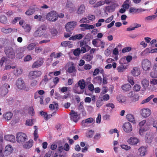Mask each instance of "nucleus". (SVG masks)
<instances>
[{
	"mask_svg": "<svg viewBox=\"0 0 157 157\" xmlns=\"http://www.w3.org/2000/svg\"><path fill=\"white\" fill-rule=\"evenodd\" d=\"M16 139L17 142L21 144L24 143L25 142L28 140L26 135L21 132H18L17 134Z\"/></svg>",
	"mask_w": 157,
	"mask_h": 157,
	"instance_id": "obj_1",
	"label": "nucleus"
},
{
	"mask_svg": "<svg viewBox=\"0 0 157 157\" xmlns=\"http://www.w3.org/2000/svg\"><path fill=\"white\" fill-rule=\"evenodd\" d=\"M16 85L17 88L20 90H25L26 91L29 90V88L26 87L24 81L21 78H19L16 81Z\"/></svg>",
	"mask_w": 157,
	"mask_h": 157,
	"instance_id": "obj_2",
	"label": "nucleus"
},
{
	"mask_svg": "<svg viewBox=\"0 0 157 157\" xmlns=\"http://www.w3.org/2000/svg\"><path fill=\"white\" fill-rule=\"evenodd\" d=\"M57 13L54 11L48 13L46 16L47 19L50 21H55L57 19Z\"/></svg>",
	"mask_w": 157,
	"mask_h": 157,
	"instance_id": "obj_3",
	"label": "nucleus"
},
{
	"mask_svg": "<svg viewBox=\"0 0 157 157\" xmlns=\"http://www.w3.org/2000/svg\"><path fill=\"white\" fill-rule=\"evenodd\" d=\"M4 52L7 56L9 58L13 59L15 57V52L12 47L6 48Z\"/></svg>",
	"mask_w": 157,
	"mask_h": 157,
	"instance_id": "obj_4",
	"label": "nucleus"
},
{
	"mask_svg": "<svg viewBox=\"0 0 157 157\" xmlns=\"http://www.w3.org/2000/svg\"><path fill=\"white\" fill-rule=\"evenodd\" d=\"M151 62L147 59H144L142 62V67L143 70L145 71L150 70L151 67Z\"/></svg>",
	"mask_w": 157,
	"mask_h": 157,
	"instance_id": "obj_5",
	"label": "nucleus"
},
{
	"mask_svg": "<svg viewBox=\"0 0 157 157\" xmlns=\"http://www.w3.org/2000/svg\"><path fill=\"white\" fill-rule=\"evenodd\" d=\"M10 88V86L7 84H4L0 89V93L1 95L2 96H4L8 92V88Z\"/></svg>",
	"mask_w": 157,
	"mask_h": 157,
	"instance_id": "obj_6",
	"label": "nucleus"
},
{
	"mask_svg": "<svg viewBox=\"0 0 157 157\" xmlns=\"http://www.w3.org/2000/svg\"><path fill=\"white\" fill-rule=\"evenodd\" d=\"M41 74L42 73L40 71H32L30 72L29 76L30 79H32L40 77Z\"/></svg>",
	"mask_w": 157,
	"mask_h": 157,
	"instance_id": "obj_7",
	"label": "nucleus"
},
{
	"mask_svg": "<svg viewBox=\"0 0 157 157\" xmlns=\"http://www.w3.org/2000/svg\"><path fill=\"white\" fill-rule=\"evenodd\" d=\"M76 23L74 21L70 22L66 25L65 28L67 32H71L76 25Z\"/></svg>",
	"mask_w": 157,
	"mask_h": 157,
	"instance_id": "obj_8",
	"label": "nucleus"
},
{
	"mask_svg": "<svg viewBox=\"0 0 157 157\" xmlns=\"http://www.w3.org/2000/svg\"><path fill=\"white\" fill-rule=\"evenodd\" d=\"M124 131L126 132H129L132 130V127L131 124L129 122H125L123 126Z\"/></svg>",
	"mask_w": 157,
	"mask_h": 157,
	"instance_id": "obj_9",
	"label": "nucleus"
},
{
	"mask_svg": "<svg viewBox=\"0 0 157 157\" xmlns=\"http://www.w3.org/2000/svg\"><path fill=\"white\" fill-rule=\"evenodd\" d=\"M43 62V61L42 59H39L38 60L34 63L32 66V68L39 67L42 65Z\"/></svg>",
	"mask_w": 157,
	"mask_h": 157,
	"instance_id": "obj_10",
	"label": "nucleus"
},
{
	"mask_svg": "<svg viewBox=\"0 0 157 157\" xmlns=\"http://www.w3.org/2000/svg\"><path fill=\"white\" fill-rule=\"evenodd\" d=\"M43 29L40 28L36 30L33 34L34 36L36 37H39L43 34Z\"/></svg>",
	"mask_w": 157,
	"mask_h": 157,
	"instance_id": "obj_11",
	"label": "nucleus"
},
{
	"mask_svg": "<svg viewBox=\"0 0 157 157\" xmlns=\"http://www.w3.org/2000/svg\"><path fill=\"white\" fill-rule=\"evenodd\" d=\"M151 113V111L149 109H143L141 113L142 116L144 117H147Z\"/></svg>",
	"mask_w": 157,
	"mask_h": 157,
	"instance_id": "obj_12",
	"label": "nucleus"
},
{
	"mask_svg": "<svg viewBox=\"0 0 157 157\" xmlns=\"http://www.w3.org/2000/svg\"><path fill=\"white\" fill-rule=\"evenodd\" d=\"M117 6V5L116 3H113L111 5L107 6L105 7V10L109 13H110L114 11L116 7Z\"/></svg>",
	"mask_w": 157,
	"mask_h": 157,
	"instance_id": "obj_13",
	"label": "nucleus"
},
{
	"mask_svg": "<svg viewBox=\"0 0 157 157\" xmlns=\"http://www.w3.org/2000/svg\"><path fill=\"white\" fill-rule=\"evenodd\" d=\"M37 9V8L35 6L30 7L25 12V13L28 15H31L33 14Z\"/></svg>",
	"mask_w": 157,
	"mask_h": 157,
	"instance_id": "obj_14",
	"label": "nucleus"
},
{
	"mask_svg": "<svg viewBox=\"0 0 157 157\" xmlns=\"http://www.w3.org/2000/svg\"><path fill=\"white\" fill-rule=\"evenodd\" d=\"M4 139L6 140L11 142H14L15 140L14 136L12 135H7L5 136Z\"/></svg>",
	"mask_w": 157,
	"mask_h": 157,
	"instance_id": "obj_15",
	"label": "nucleus"
},
{
	"mask_svg": "<svg viewBox=\"0 0 157 157\" xmlns=\"http://www.w3.org/2000/svg\"><path fill=\"white\" fill-rule=\"evenodd\" d=\"M77 86L79 87L80 88L81 90H83L86 86L85 81L83 79H82L79 80L77 84Z\"/></svg>",
	"mask_w": 157,
	"mask_h": 157,
	"instance_id": "obj_16",
	"label": "nucleus"
},
{
	"mask_svg": "<svg viewBox=\"0 0 157 157\" xmlns=\"http://www.w3.org/2000/svg\"><path fill=\"white\" fill-rule=\"evenodd\" d=\"M12 151L13 148L11 145H7L5 147L4 154L9 155L12 152Z\"/></svg>",
	"mask_w": 157,
	"mask_h": 157,
	"instance_id": "obj_17",
	"label": "nucleus"
},
{
	"mask_svg": "<svg viewBox=\"0 0 157 157\" xmlns=\"http://www.w3.org/2000/svg\"><path fill=\"white\" fill-rule=\"evenodd\" d=\"M138 140L134 137H131L130 139L128 140V141L129 144L132 145H135L138 142Z\"/></svg>",
	"mask_w": 157,
	"mask_h": 157,
	"instance_id": "obj_18",
	"label": "nucleus"
},
{
	"mask_svg": "<svg viewBox=\"0 0 157 157\" xmlns=\"http://www.w3.org/2000/svg\"><path fill=\"white\" fill-rule=\"evenodd\" d=\"M132 74L134 76H138L140 74V71L137 67H135L131 71Z\"/></svg>",
	"mask_w": 157,
	"mask_h": 157,
	"instance_id": "obj_19",
	"label": "nucleus"
},
{
	"mask_svg": "<svg viewBox=\"0 0 157 157\" xmlns=\"http://www.w3.org/2000/svg\"><path fill=\"white\" fill-rule=\"evenodd\" d=\"M33 141L32 140H30L28 142H26L23 145V146L24 148L29 149L33 146Z\"/></svg>",
	"mask_w": 157,
	"mask_h": 157,
	"instance_id": "obj_20",
	"label": "nucleus"
},
{
	"mask_svg": "<svg viewBox=\"0 0 157 157\" xmlns=\"http://www.w3.org/2000/svg\"><path fill=\"white\" fill-rule=\"evenodd\" d=\"M94 121V119L91 117L88 118L85 120L82 121V126H85L86 125V123L89 124L92 123Z\"/></svg>",
	"mask_w": 157,
	"mask_h": 157,
	"instance_id": "obj_21",
	"label": "nucleus"
},
{
	"mask_svg": "<svg viewBox=\"0 0 157 157\" xmlns=\"http://www.w3.org/2000/svg\"><path fill=\"white\" fill-rule=\"evenodd\" d=\"M121 89L124 92H126L130 90L131 88V86L129 84H126L121 86Z\"/></svg>",
	"mask_w": 157,
	"mask_h": 157,
	"instance_id": "obj_22",
	"label": "nucleus"
},
{
	"mask_svg": "<svg viewBox=\"0 0 157 157\" xmlns=\"http://www.w3.org/2000/svg\"><path fill=\"white\" fill-rule=\"evenodd\" d=\"M126 117L128 121L131 122L133 123V124L136 123L134 117L132 115L130 114H128L126 115Z\"/></svg>",
	"mask_w": 157,
	"mask_h": 157,
	"instance_id": "obj_23",
	"label": "nucleus"
},
{
	"mask_svg": "<svg viewBox=\"0 0 157 157\" xmlns=\"http://www.w3.org/2000/svg\"><path fill=\"white\" fill-rule=\"evenodd\" d=\"M141 84L144 89L146 90L149 85V82L146 79H144L142 81Z\"/></svg>",
	"mask_w": 157,
	"mask_h": 157,
	"instance_id": "obj_24",
	"label": "nucleus"
},
{
	"mask_svg": "<svg viewBox=\"0 0 157 157\" xmlns=\"http://www.w3.org/2000/svg\"><path fill=\"white\" fill-rule=\"evenodd\" d=\"M85 7L84 5H81L78 8L77 13L78 14H82L85 12Z\"/></svg>",
	"mask_w": 157,
	"mask_h": 157,
	"instance_id": "obj_25",
	"label": "nucleus"
},
{
	"mask_svg": "<svg viewBox=\"0 0 157 157\" xmlns=\"http://www.w3.org/2000/svg\"><path fill=\"white\" fill-rule=\"evenodd\" d=\"M78 89L79 87L77 86V84H75L73 89V91L74 93L79 94H82L83 93L84 90H81L80 91H79Z\"/></svg>",
	"mask_w": 157,
	"mask_h": 157,
	"instance_id": "obj_26",
	"label": "nucleus"
},
{
	"mask_svg": "<svg viewBox=\"0 0 157 157\" xmlns=\"http://www.w3.org/2000/svg\"><path fill=\"white\" fill-rule=\"evenodd\" d=\"M13 30V29L11 28H2L1 29L2 32L5 33H11Z\"/></svg>",
	"mask_w": 157,
	"mask_h": 157,
	"instance_id": "obj_27",
	"label": "nucleus"
},
{
	"mask_svg": "<svg viewBox=\"0 0 157 157\" xmlns=\"http://www.w3.org/2000/svg\"><path fill=\"white\" fill-rule=\"evenodd\" d=\"M76 69L75 67L74 64L71 63V65L69 67L67 71L69 73H73L75 71Z\"/></svg>",
	"mask_w": 157,
	"mask_h": 157,
	"instance_id": "obj_28",
	"label": "nucleus"
},
{
	"mask_svg": "<svg viewBox=\"0 0 157 157\" xmlns=\"http://www.w3.org/2000/svg\"><path fill=\"white\" fill-rule=\"evenodd\" d=\"M4 117L7 120H10L13 116V113L10 112L6 113L3 115Z\"/></svg>",
	"mask_w": 157,
	"mask_h": 157,
	"instance_id": "obj_29",
	"label": "nucleus"
},
{
	"mask_svg": "<svg viewBox=\"0 0 157 157\" xmlns=\"http://www.w3.org/2000/svg\"><path fill=\"white\" fill-rule=\"evenodd\" d=\"M149 129V127L147 126H145L143 128H141L139 130L140 134L142 136L143 134V132H145Z\"/></svg>",
	"mask_w": 157,
	"mask_h": 157,
	"instance_id": "obj_30",
	"label": "nucleus"
},
{
	"mask_svg": "<svg viewBox=\"0 0 157 157\" xmlns=\"http://www.w3.org/2000/svg\"><path fill=\"white\" fill-rule=\"evenodd\" d=\"M138 150L140 152V156H144L145 155L146 149L145 147H141L139 148Z\"/></svg>",
	"mask_w": 157,
	"mask_h": 157,
	"instance_id": "obj_31",
	"label": "nucleus"
},
{
	"mask_svg": "<svg viewBox=\"0 0 157 157\" xmlns=\"http://www.w3.org/2000/svg\"><path fill=\"white\" fill-rule=\"evenodd\" d=\"M71 119L73 121L76 122L79 119V117L77 113H75V114L71 115Z\"/></svg>",
	"mask_w": 157,
	"mask_h": 157,
	"instance_id": "obj_32",
	"label": "nucleus"
},
{
	"mask_svg": "<svg viewBox=\"0 0 157 157\" xmlns=\"http://www.w3.org/2000/svg\"><path fill=\"white\" fill-rule=\"evenodd\" d=\"M117 100L121 103L125 102L126 100V98L123 96L120 95L117 98Z\"/></svg>",
	"mask_w": 157,
	"mask_h": 157,
	"instance_id": "obj_33",
	"label": "nucleus"
},
{
	"mask_svg": "<svg viewBox=\"0 0 157 157\" xmlns=\"http://www.w3.org/2000/svg\"><path fill=\"white\" fill-rule=\"evenodd\" d=\"M0 22L3 24H6L7 22V18L6 17L3 15L0 16Z\"/></svg>",
	"mask_w": 157,
	"mask_h": 157,
	"instance_id": "obj_34",
	"label": "nucleus"
},
{
	"mask_svg": "<svg viewBox=\"0 0 157 157\" xmlns=\"http://www.w3.org/2000/svg\"><path fill=\"white\" fill-rule=\"evenodd\" d=\"M125 58H126V60L128 62H130L132 59V57L131 56H128L126 57L124 56L121 59L120 62H121L125 60Z\"/></svg>",
	"mask_w": 157,
	"mask_h": 157,
	"instance_id": "obj_35",
	"label": "nucleus"
},
{
	"mask_svg": "<svg viewBox=\"0 0 157 157\" xmlns=\"http://www.w3.org/2000/svg\"><path fill=\"white\" fill-rule=\"evenodd\" d=\"M120 66H118L117 67V70L119 72H123L126 69L125 67H124V65H123V63L122 62Z\"/></svg>",
	"mask_w": 157,
	"mask_h": 157,
	"instance_id": "obj_36",
	"label": "nucleus"
},
{
	"mask_svg": "<svg viewBox=\"0 0 157 157\" xmlns=\"http://www.w3.org/2000/svg\"><path fill=\"white\" fill-rule=\"evenodd\" d=\"M58 106V105L57 103H54V104H50L49 106V108L51 109V110L55 109H58L59 108Z\"/></svg>",
	"mask_w": 157,
	"mask_h": 157,
	"instance_id": "obj_37",
	"label": "nucleus"
},
{
	"mask_svg": "<svg viewBox=\"0 0 157 157\" xmlns=\"http://www.w3.org/2000/svg\"><path fill=\"white\" fill-rule=\"evenodd\" d=\"M154 97V95H151L150 96L148 97L146 99L143 100L141 102V104H143L149 102L152 98Z\"/></svg>",
	"mask_w": 157,
	"mask_h": 157,
	"instance_id": "obj_38",
	"label": "nucleus"
},
{
	"mask_svg": "<svg viewBox=\"0 0 157 157\" xmlns=\"http://www.w3.org/2000/svg\"><path fill=\"white\" fill-rule=\"evenodd\" d=\"M103 99L99 98L96 102V105L98 107H99L101 106L102 104Z\"/></svg>",
	"mask_w": 157,
	"mask_h": 157,
	"instance_id": "obj_39",
	"label": "nucleus"
},
{
	"mask_svg": "<svg viewBox=\"0 0 157 157\" xmlns=\"http://www.w3.org/2000/svg\"><path fill=\"white\" fill-rule=\"evenodd\" d=\"M22 27L24 28L25 29V31L27 32H29L31 29V28L30 25L28 24H25L24 25L22 26Z\"/></svg>",
	"mask_w": 157,
	"mask_h": 157,
	"instance_id": "obj_40",
	"label": "nucleus"
},
{
	"mask_svg": "<svg viewBox=\"0 0 157 157\" xmlns=\"http://www.w3.org/2000/svg\"><path fill=\"white\" fill-rule=\"evenodd\" d=\"M140 9H136L133 7L131 8L129 10V12L130 13H132V12H135V13H137V12H139L141 11Z\"/></svg>",
	"mask_w": 157,
	"mask_h": 157,
	"instance_id": "obj_41",
	"label": "nucleus"
},
{
	"mask_svg": "<svg viewBox=\"0 0 157 157\" xmlns=\"http://www.w3.org/2000/svg\"><path fill=\"white\" fill-rule=\"evenodd\" d=\"M104 4V1H99L94 5V8H97L98 6L103 5Z\"/></svg>",
	"mask_w": 157,
	"mask_h": 157,
	"instance_id": "obj_42",
	"label": "nucleus"
},
{
	"mask_svg": "<svg viewBox=\"0 0 157 157\" xmlns=\"http://www.w3.org/2000/svg\"><path fill=\"white\" fill-rule=\"evenodd\" d=\"M50 32L53 36L56 35L58 33L57 30L54 28H52L50 29Z\"/></svg>",
	"mask_w": 157,
	"mask_h": 157,
	"instance_id": "obj_43",
	"label": "nucleus"
},
{
	"mask_svg": "<svg viewBox=\"0 0 157 157\" xmlns=\"http://www.w3.org/2000/svg\"><path fill=\"white\" fill-rule=\"evenodd\" d=\"M140 85L136 84L134 86L133 90L136 92L139 91L140 89Z\"/></svg>",
	"mask_w": 157,
	"mask_h": 157,
	"instance_id": "obj_44",
	"label": "nucleus"
},
{
	"mask_svg": "<svg viewBox=\"0 0 157 157\" xmlns=\"http://www.w3.org/2000/svg\"><path fill=\"white\" fill-rule=\"evenodd\" d=\"M93 38V36L90 33H88L85 37L84 38V40H87L89 41L90 40V39H92Z\"/></svg>",
	"mask_w": 157,
	"mask_h": 157,
	"instance_id": "obj_45",
	"label": "nucleus"
},
{
	"mask_svg": "<svg viewBox=\"0 0 157 157\" xmlns=\"http://www.w3.org/2000/svg\"><path fill=\"white\" fill-rule=\"evenodd\" d=\"M150 76L152 78H157V71H154L150 73Z\"/></svg>",
	"mask_w": 157,
	"mask_h": 157,
	"instance_id": "obj_46",
	"label": "nucleus"
},
{
	"mask_svg": "<svg viewBox=\"0 0 157 157\" xmlns=\"http://www.w3.org/2000/svg\"><path fill=\"white\" fill-rule=\"evenodd\" d=\"M81 52L80 49L78 48L74 51L73 54L75 56H78Z\"/></svg>",
	"mask_w": 157,
	"mask_h": 157,
	"instance_id": "obj_47",
	"label": "nucleus"
},
{
	"mask_svg": "<svg viewBox=\"0 0 157 157\" xmlns=\"http://www.w3.org/2000/svg\"><path fill=\"white\" fill-rule=\"evenodd\" d=\"M94 131L93 130H90L89 131L88 133L86 134V136L87 137L91 138L93 136V133H94Z\"/></svg>",
	"mask_w": 157,
	"mask_h": 157,
	"instance_id": "obj_48",
	"label": "nucleus"
},
{
	"mask_svg": "<svg viewBox=\"0 0 157 157\" xmlns=\"http://www.w3.org/2000/svg\"><path fill=\"white\" fill-rule=\"evenodd\" d=\"M71 42L70 41H63L62 42L61 44V46H64L65 47H66L67 46L69 45V44L71 43Z\"/></svg>",
	"mask_w": 157,
	"mask_h": 157,
	"instance_id": "obj_49",
	"label": "nucleus"
},
{
	"mask_svg": "<svg viewBox=\"0 0 157 157\" xmlns=\"http://www.w3.org/2000/svg\"><path fill=\"white\" fill-rule=\"evenodd\" d=\"M49 80V79H48L47 75H45L44 76V78L42 79V81L40 82V84H42L43 81L45 82V84H46L48 82Z\"/></svg>",
	"mask_w": 157,
	"mask_h": 157,
	"instance_id": "obj_50",
	"label": "nucleus"
},
{
	"mask_svg": "<svg viewBox=\"0 0 157 157\" xmlns=\"http://www.w3.org/2000/svg\"><path fill=\"white\" fill-rule=\"evenodd\" d=\"M157 17V14L156 15H154L152 16H148L146 17V19L148 20H151L152 19H154Z\"/></svg>",
	"mask_w": 157,
	"mask_h": 157,
	"instance_id": "obj_51",
	"label": "nucleus"
},
{
	"mask_svg": "<svg viewBox=\"0 0 157 157\" xmlns=\"http://www.w3.org/2000/svg\"><path fill=\"white\" fill-rule=\"evenodd\" d=\"M7 58H6L4 57H3L1 58L0 61V68H1L4 62L5 61L7 60Z\"/></svg>",
	"mask_w": 157,
	"mask_h": 157,
	"instance_id": "obj_52",
	"label": "nucleus"
},
{
	"mask_svg": "<svg viewBox=\"0 0 157 157\" xmlns=\"http://www.w3.org/2000/svg\"><path fill=\"white\" fill-rule=\"evenodd\" d=\"M35 45V44L31 43L28 45L27 48L29 50H32L34 48Z\"/></svg>",
	"mask_w": 157,
	"mask_h": 157,
	"instance_id": "obj_53",
	"label": "nucleus"
},
{
	"mask_svg": "<svg viewBox=\"0 0 157 157\" xmlns=\"http://www.w3.org/2000/svg\"><path fill=\"white\" fill-rule=\"evenodd\" d=\"M29 113L31 115H33L34 113V111L33 107L31 106L29 108Z\"/></svg>",
	"mask_w": 157,
	"mask_h": 157,
	"instance_id": "obj_54",
	"label": "nucleus"
},
{
	"mask_svg": "<svg viewBox=\"0 0 157 157\" xmlns=\"http://www.w3.org/2000/svg\"><path fill=\"white\" fill-rule=\"evenodd\" d=\"M33 120L32 119L26 120V124L29 126L32 125L33 124Z\"/></svg>",
	"mask_w": 157,
	"mask_h": 157,
	"instance_id": "obj_55",
	"label": "nucleus"
},
{
	"mask_svg": "<svg viewBox=\"0 0 157 157\" xmlns=\"http://www.w3.org/2000/svg\"><path fill=\"white\" fill-rule=\"evenodd\" d=\"M52 153H54V151L49 150L45 155L44 157H50Z\"/></svg>",
	"mask_w": 157,
	"mask_h": 157,
	"instance_id": "obj_56",
	"label": "nucleus"
},
{
	"mask_svg": "<svg viewBox=\"0 0 157 157\" xmlns=\"http://www.w3.org/2000/svg\"><path fill=\"white\" fill-rule=\"evenodd\" d=\"M83 155L81 153H74L72 155V157H83Z\"/></svg>",
	"mask_w": 157,
	"mask_h": 157,
	"instance_id": "obj_57",
	"label": "nucleus"
},
{
	"mask_svg": "<svg viewBox=\"0 0 157 157\" xmlns=\"http://www.w3.org/2000/svg\"><path fill=\"white\" fill-rule=\"evenodd\" d=\"M131 50V48L130 47H127L124 48L122 50V52L123 53H125L127 52H129Z\"/></svg>",
	"mask_w": 157,
	"mask_h": 157,
	"instance_id": "obj_58",
	"label": "nucleus"
},
{
	"mask_svg": "<svg viewBox=\"0 0 157 157\" xmlns=\"http://www.w3.org/2000/svg\"><path fill=\"white\" fill-rule=\"evenodd\" d=\"M93 57V56H91L90 54L87 55L85 56V58L87 61H90L91 60Z\"/></svg>",
	"mask_w": 157,
	"mask_h": 157,
	"instance_id": "obj_59",
	"label": "nucleus"
},
{
	"mask_svg": "<svg viewBox=\"0 0 157 157\" xmlns=\"http://www.w3.org/2000/svg\"><path fill=\"white\" fill-rule=\"evenodd\" d=\"M32 58L30 55H27L26 57L24 58V61L25 62H27L31 60Z\"/></svg>",
	"mask_w": 157,
	"mask_h": 157,
	"instance_id": "obj_60",
	"label": "nucleus"
},
{
	"mask_svg": "<svg viewBox=\"0 0 157 157\" xmlns=\"http://www.w3.org/2000/svg\"><path fill=\"white\" fill-rule=\"evenodd\" d=\"M21 18L20 17H17L14 18V19L13 20L12 22V23L13 24H15L18 21H19L21 20Z\"/></svg>",
	"mask_w": 157,
	"mask_h": 157,
	"instance_id": "obj_61",
	"label": "nucleus"
},
{
	"mask_svg": "<svg viewBox=\"0 0 157 157\" xmlns=\"http://www.w3.org/2000/svg\"><path fill=\"white\" fill-rule=\"evenodd\" d=\"M88 88L89 90L92 92H93L94 89L93 85L91 83L88 85Z\"/></svg>",
	"mask_w": 157,
	"mask_h": 157,
	"instance_id": "obj_62",
	"label": "nucleus"
},
{
	"mask_svg": "<svg viewBox=\"0 0 157 157\" xmlns=\"http://www.w3.org/2000/svg\"><path fill=\"white\" fill-rule=\"evenodd\" d=\"M40 114L45 119H46V117L47 113L44 112L43 111H41L40 112Z\"/></svg>",
	"mask_w": 157,
	"mask_h": 157,
	"instance_id": "obj_63",
	"label": "nucleus"
},
{
	"mask_svg": "<svg viewBox=\"0 0 157 157\" xmlns=\"http://www.w3.org/2000/svg\"><path fill=\"white\" fill-rule=\"evenodd\" d=\"M64 150L66 151H68L69 150L70 148L68 144L67 143H66L64 145Z\"/></svg>",
	"mask_w": 157,
	"mask_h": 157,
	"instance_id": "obj_64",
	"label": "nucleus"
}]
</instances>
